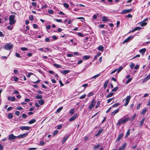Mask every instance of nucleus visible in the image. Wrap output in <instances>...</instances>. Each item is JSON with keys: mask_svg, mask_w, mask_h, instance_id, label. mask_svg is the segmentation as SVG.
<instances>
[{"mask_svg": "<svg viewBox=\"0 0 150 150\" xmlns=\"http://www.w3.org/2000/svg\"><path fill=\"white\" fill-rule=\"evenodd\" d=\"M22 116L23 118H25L27 117V115L25 114H23L22 115Z\"/></svg>", "mask_w": 150, "mask_h": 150, "instance_id": "obj_63", "label": "nucleus"}, {"mask_svg": "<svg viewBox=\"0 0 150 150\" xmlns=\"http://www.w3.org/2000/svg\"><path fill=\"white\" fill-rule=\"evenodd\" d=\"M74 113V109L71 110L70 111L69 114L72 115Z\"/></svg>", "mask_w": 150, "mask_h": 150, "instance_id": "obj_52", "label": "nucleus"}, {"mask_svg": "<svg viewBox=\"0 0 150 150\" xmlns=\"http://www.w3.org/2000/svg\"><path fill=\"white\" fill-rule=\"evenodd\" d=\"M77 116V114H75L71 118H70L69 120L70 121H72L75 120Z\"/></svg>", "mask_w": 150, "mask_h": 150, "instance_id": "obj_12", "label": "nucleus"}, {"mask_svg": "<svg viewBox=\"0 0 150 150\" xmlns=\"http://www.w3.org/2000/svg\"><path fill=\"white\" fill-rule=\"evenodd\" d=\"M53 65L54 67H56L57 68H61L62 67V66L61 65L56 64H54Z\"/></svg>", "mask_w": 150, "mask_h": 150, "instance_id": "obj_30", "label": "nucleus"}, {"mask_svg": "<svg viewBox=\"0 0 150 150\" xmlns=\"http://www.w3.org/2000/svg\"><path fill=\"white\" fill-rule=\"evenodd\" d=\"M78 33V35L80 37H83L84 36V35H83V34L81 33Z\"/></svg>", "mask_w": 150, "mask_h": 150, "instance_id": "obj_53", "label": "nucleus"}, {"mask_svg": "<svg viewBox=\"0 0 150 150\" xmlns=\"http://www.w3.org/2000/svg\"><path fill=\"white\" fill-rule=\"evenodd\" d=\"M13 47V45L11 43H7L3 47V48L6 50H9Z\"/></svg>", "mask_w": 150, "mask_h": 150, "instance_id": "obj_3", "label": "nucleus"}, {"mask_svg": "<svg viewBox=\"0 0 150 150\" xmlns=\"http://www.w3.org/2000/svg\"><path fill=\"white\" fill-rule=\"evenodd\" d=\"M103 130V129H100L99 131H98V133L95 134V136L96 137H98L99 136L100 134L102 132Z\"/></svg>", "mask_w": 150, "mask_h": 150, "instance_id": "obj_16", "label": "nucleus"}, {"mask_svg": "<svg viewBox=\"0 0 150 150\" xmlns=\"http://www.w3.org/2000/svg\"><path fill=\"white\" fill-rule=\"evenodd\" d=\"M69 135H68L67 136L65 137L64 138L62 141V143L63 144H64L65 142L66 141L67 139L69 137Z\"/></svg>", "mask_w": 150, "mask_h": 150, "instance_id": "obj_23", "label": "nucleus"}, {"mask_svg": "<svg viewBox=\"0 0 150 150\" xmlns=\"http://www.w3.org/2000/svg\"><path fill=\"white\" fill-rule=\"evenodd\" d=\"M102 21H103V22H105L106 21H108L107 19V17L105 16H103V19H102Z\"/></svg>", "mask_w": 150, "mask_h": 150, "instance_id": "obj_42", "label": "nucleus"}, {"mask_svg": "<svg viewBox=\"0 0 150 150\" xmlns=\"http://www.w3.org/2000/svg\"><path fill=\"white\" fill-rule=\"evenodd\" d=\"M123 67L122 66L120 67L118 69H117V73H118L123 69Z\"/></svg>", "mask_w": 150, "mask_h": 150, "instance_id": "obj_34", "label": "nucleus"}, {"mask_svg": "<svg viewBox=\"0 0 150 150\" xmlns=\"http://www.w3.org/2000/svg\"><path fill=\"white\" fill-rule=\"evenodd\" d=\"M8 100L9 101H14L15 100L16 98L14 96H9L8 98Z\"/></svg>", "mask_w": 150, "mask_h": 150, "instance_id": "obj_14", "label": "nucleus"}, {"mask_svg": "<svg viewBox=\"0 0 150 150\" xmlns=\"http://www.w3.org/2000/svg\"><path fill=\"white\" fill-rule=\"evenodd\" d=\"M29 19L31 21H33L34 19L33 16L32 15H30L29 16Z\"/></svg>", "mask_w": 150, "mask_h": 150, "instance_id": "obj_44", "label": "nucleus"}, {"mask_svg": "<svg viewBox=\"0 0 150 150\" xmlns=\"http://www.w3.org/2000/svg\"><path fill=\"white\" fill-rule=\"evenodd\" d=\"M147 111V109L146 108L144 109H143L142 110V111L141 112V113L142 115H144L145 113L146 112V111Z\"/></svg>", "mask_w": 150, "mask_h": 150, "instance_id": "obj_28", "label": "nucleus"}, {"mask_svg": "<svg viewBox=\"0 0 150 150\" xmlns=\"http://www.w3.org/2000/svg\"><path fill=\"white\" fill-rule=\"evenodd\" d=\"M13 94H19V92L18 91L16 90H15L13 92Z\"/></svg>", "mask_w": 150, "mask_h": 150, "instance_id": "obj_50", "label": "nucleus"}, {"mask_svg": "<svg viewBox=\"0 0 150 150\" xmlns=\"http://www.w3.org/2000/svg\"><path fill=\"white\" fill-rule=\"evenodd\" d=\"M133 36H130L125 39L123 42V44H124L126 42H127L130 40H132L134 38Z\"/></svg>", "mask_w": 150, "mask_h": 150, "instance_id": "obj_7", "label": "nucleus"}, {"mask_svg": "<svg viewBox=\"0 0 150 150\" xmlns=\"http://www.w3.org/2000/svg\"><path fill=\"white\" fill-rule=\"evenodd\" d=\"M58 132V130H55L54 132L53 135L54 136L56 135L57 134V133Z\"/></svg>", "mask_w": 150, "mask_h": 150, "instance_id": "obj_61", "label": "nucleus"}, {"mask_svg": "<svg viewBox=\"0 0 150 150\" xmlns=\"http://www.w3.org/2000/svg\"><path fill=\"white\" fill-rule=\"evenodd\" d=\"M118 89V87H116L115 88H114L113 89H112V92H114L116 91Z\"/></svg>", "mask_w": 150, "mask_h": 150, "instance_id": "obj_38", "label": "nucleus"}, {"mask_svg": "<svg viewBox=\"0 0 150 150\" xmlns=\"http://www.w3.org/2000/svg\"><path fill=\"white\" fill-rule=\"evenodd\" d=\"M119 105V104L118 103H116V104H114L112 106V107L113 108L115 107H117Z\"/></svg>", "mask_w": 150, "mask_h": 150, "instance_id": "obj_55", "label": "nucleus"}, {"mask_svg": "<svg viewBox=\"0 0 150 150\" xmlns=\"http://www.w3.org/2000/svg\"><path fill=\"white\" fill-rule=\"evenodd\" d=\"M74 55L73 54H67V56L69 57H73Z\"/></svg>", "mask_w": 150, "mask_h": 150, "instance_id": "obj_57", "label": "nucleus"}, {"mask_svg": "<svg viewBox=\"0 0 150 150\" xmlns=\"http://www.w3.org/2000/svg\"><path fill=\"white\" fill-rule=\"evenodd\" d=\"M70 41L72 42V44H73L74 45H77V43L75 42H73V39H71L70 40Z\"/></svg>", "mask_w": 150, "mask_h": 150, "instance_id": "obj_47", "label": "nucleus"}, {"mask_svg": "<svg viewBox=\"0 0 150 150\" xmlns=\"http://www.w3.org/2000/svg\"><path fill=\"white\" fill-rule=\"evenodd\" d=\"M130 119L129 117H127L124 119L123 118L121 119L118 121V122L117 124L116 125H120L121 124L126 123L127 121L129 120Z\"/></svg>", "mask_w": 150, "mask_h": 150, "instance_id": "obj_1", "label": "nucleus"}, {"mask_svg": "<svg viewBox=\"0 0 150 150\" xmlns=\"http://www.w3.org/2000/svg\"><path fill=\"white\" fill-rule=\"evenodd\" d=\"M131 97V96H128L126 97V98L125 100V103L124 105V106H127L129 101L130 100V99Z\"/></svg>", "mask_w": 150, "mask_h": 150, "instance_id": "obj_5", "label": "nucleus"}, {"mask_svg": "<svg viewBox=\"0 0 150 150\" xmlns=\"http://www.w3.org/2000/svg\"><path fill=\"white\" fill-rule=\"evenodd\" d=\"M101 146V145L100 144H99L97 145H95L93 147V149L94 150H97L98 148Z\"/></svg>", "mask_w": 150, "mask_h": 150, "instance_id": "obj_22", "label": "nucleus"}, {"mask_svg": "<svg viewBox=\"0 0 150 150\" xmlns=\"http://www.w3.org/2000/svg\"><path fill=\"white\" fill-rule=\"evenodd\" d=\"M70 70H61L60 72L62 74H66L69 73L70 71Z\"/></svg>", "mask_w": 150, "mask_h": 150, "instance_id": "obj_13", "label": "nucleus"}, {"mask_svg": "<svg viewBox=\"0 0 150 150\" xmlns=\"http://www.w3.org/2000/svg\"><path fill=\"white\" fill-rule=\"evenodd\" d=\"M13 79L14 81H18V78L17 77L15 76L14 77Z\"/></svg>", "mask_w": 150, "mask_h": 150, "instance_id": "obj_58", "label": "nucleus"}, {"mask_svg": "<svg viewBox=\"0 0 150 150\" xmlns=\"http://www.w3.org/2000/svg\"><path fill=\"white\" fill-rule=\"evenodd\" d=\"M28 135V134L27 133L23 134H20L19 135L17 136V137L18 138H22L25 137H26Z\"/></svg>", "mask_w": 150, "mask_h": 150, "instance_id": "obj_10", "label": "nucleus"}, {"mask_svg": "<svg viewBox=\"0 0 150 150\" xmlns=\"http://www.w3.org/2000/svg\"><path fill=\"white\" fill-rule=\"evenodd\" d=\"M132 79V78H129L128 80L126 81V84H127L129 82H130L131 81Z\"/></svg>", "mask_w": 150, "mask_h": 150, "instance_id": "obj_60", "label": "nucleus"}, {"mask_svg": "<svg viewBox=\"0 0 150 150\" xmlns=\"http://www.w3.org/2000/svg\"><path fill=\"white\" fill-rule=\"evenodd\" d=\"M20 129L22 130H29L30 129V127L28 126H21L20 127Z\"/></svg>", "mask_w": 150, "mask_h": 150, "instance_id": "obj_8", "label": "nucleus"}, {"mask_svg": "<svg viewBox=\"0 0 150 150\" xmlns=\"http://www.w3.org/2000/svg\"><path fill=\"white\" fill-rule=\"evenodd\" d=\"M48 13L50 14H52L53 13V11L52 10L50 9L48 10Z\"/></svg>", "mask_w": 150, "mask_h": 150, "instance_id": "obj_64", "label": "nucleus"}, {"mask_svg": "<svg viewBox=\"0 0 150 150\" xmlns=\"http://www.w3.org/2000/svg\"><path fill=\"white\" fill-rule=\"evenodd\" d=\"M38 102L39 104L41 105H43L44 103V101L42 99L39 100Z\"/></svg>", "mask_w": 150, "mask_h": 150, "instance_id": "obj_17", "label": "nucleus"}, {"mask_svg": "<svg viewBox=\"0 0 150 150\" xmlns=\"http://www.w3.org/2000/svg\"><path fill=\"white\" fill-rule=\"evenodd\" d=\"M108 83L109 80H107L106 81V82L104 83L103 86V88L104 89H105L106 88Z\"/></svg>", "mask_w": 150, "mask_h": 150, "instance_id": "obj_19", "label": "nucleus"}, {"mask_svg": "<svg viewBox=\"0 0 150 150\" xmlns=\"http://www.w3.org/2000/svg\"><path fill=\"white\" fill-rule=\"evenodd\" d=\"M134 29L135 30V31L138 30H140L142 28L141 27H137L135 28H134Z\"/></svg>", "mask_w": 150, "mask_h": 150, "instance_id": "obj_37", "label": "nucleus"}, {"mask_svg": "<svg viewBox=\"0 0 150 150\" xmlns=\"http://www.w3.org/2000/svg\"><path fill=\"white\" fill-rule=\"evenodd\" d=\"M99 76H100V74H97V75L94 76L91 78V79H96V78H97L98 77H99Z\"/></svg>", "mask_w": 150, "mask_h": 150, "instance_id": "obj_39", "label": "nucleus"}, {"mask_svg": "<svg viewBox=\"0 0 150 150\" xmlns=\"http://www.w3.org/2000/svg\"><path fill=\"white\" fill-rule=\"evenodd\" d=\"M90 58V56L88 55H85L83 57V59L84 60H86L89 59Z\"/></svg>", "mask_w": 150, "mask_h": 150, "instance_id": "obj_25", "label": "nucleus"}, {"mask_svg": "<svg viewBox=\"0 0 150 150\" xmlns=\"http://www.w3.org/2000/svg\"><path fill=\"white\" fill-rule=\"evenodd\" d=\"M18 138L17 136H14L13 134H11L9 135L8 137V139L10 141L15 139L16 138Z\"/></svg>", "mask_w": 150, "mask_h": 150, "instance_id": "obj_6", "label": "nucleus"}, {"mask_svg": "<svg viewBox=\"0 0 150 150\" xmlns=\"http://www.w3.org/2000/svg\"><path fill=\"white\" fill-rule=\"evenodd\" d=\"M96 102L95 101V99H93L91 103V105L89 107L88 109L90 110H91L92 108L94 107L96 104Z\"/></svg>", "mask_w": 150, "mask_h": 150, "instance_id": "obj_4", "label": "nucleus"}, {"mask_svg": "<svg viewBox=\"0 0 150 150\" xmlns=\"http://www.w3.org/2000/svg\"><path fill=\"white\" fill-rule=\"evenodd\" d=\"M132 10V9H125L122 10L121 13L122 14H125L130 12Z\"/></svg>", "mask_w": 150, "mask_h": 150, "instance_id": "obj_9", "label": "nucleus"}, {"mask_svg": "<svg viewBox=\"0 0 150 150\" xmlns=\"http://www.w3.org/2000/svg\"><path fill=\"white\" fill-rule=\"evenodd\" d=\"M119 109L118 108L112 113V115H115L119 111Z\"/></svg>", "mask_w": 150, "mask_h": 150, "instance_id": "obj_21", "label": "nucleus"}, {"mask_svg": "<svg viewBox=\"0 0 150 150\" xmlns=\"http://www.w3.org/2000/svg\"><path fill=\"white\" fill-rule=\"evenodd\" d=\"M15 55L16 57H21L20 56V54L18 53H17V52L16 53Z\"/></svg>", "mask_w": 150, "mask_h": 150, "instance_id": "obj_62", "label": "nucleus"}, {"mask_svg": "<svg viewBox=\"0 0 150 150\" xmlns=\"http://www.w3.org/2000/svg\"><path fill=\"white\" fill-rule=\"evenodd\" d=\"M63 108V107H61L59 108L57 110L56 112L57 113L60 112V111Z\"/></svg>", "mask_w": 150, "mask_h": 150, "instance_id": "obj_31", "label": "nucleus"}, {"mask_svg": "<svg viewBox=\"0 0 150 150\" xmlns=\"http://www.w3.org/2000/svg\"><path fill=\"white\" fill-rule=\"evenodd\" d=\"M63 5H64V7L67 8L69 7V4L67 3H64L63 4Z\"/></svg>", "mask_w": 150, "mask_h": 150, "instance_id": "obj_35", "label": "nucleus"}, {"mask_svg": "<svg viewBox=\"0 0 150 150\" xmlns=\"http://www.w3.org/2000/svg\"><path fill=\"white\" fill-rule=\"evenodd\" d=\"M146 51V49L145 48H143L139 50L140 52L144 54Z\"/></svg>", "mask_w": 150, "mask_h": 150, "instance_id": "obj_32", "label": "nucleus"}, {"mask_svg": "<svg viewBox=\"0 0 150 150\" xmlns=\"http://www.w3.org/2000/svg\"><path fill=\"white\" fill-rule=\"evenodd\" d=\"M16 109L17 110H21L23 109V108L21 106H18L16 107Z\"/></svg>", "mask_w": 150, "mask_h": 150, "instance_id": "obj_51", "label": "nucleus"}, {"mask_svg": "<svg viewBox=\"0 0 150 150\" xmlns=\"http://www.w3.org/2000/svg\"><path fill=\"white\" fill-rule=\"evenodd\" d=\"M100 104V101H97V104L96 106V108H98V107L99 106V105Z\"/></svg>", "mask_w": 150, "mask_h": 150, "instance_id": "obj_43", "label": "nucleus"}, {"mask_svg": "<svg viewBox=\"0 0 150 150\" xmlns=\"http://www.w3.org/2000/svg\"><path fill=\"white\" fill-rule=\"evenodd\" d=\"M20 114V112L19 111H17L15 112V114L17 115H19Z\"/></svg>", "mask_w": 150, "mask_h": 150, "instance_id": "obj_59", "label": "nucleus"}, {"mask_svg": "<svg viewBox=\"0 0 150 150\" xmlns=\"http://www.w3.org/2000/svg\"><path fill=\"white\" fill-rule=\"evenodd\" d=\"M21 49V50L23 51H26L28 50V49L26 47H22Z\"/></svg>", "mask_w": 150, "mask_h": 150, "instance_id": "obj_56", "label": "nucleus"}, {"mask_svg": "<svg viewBox=\"0 0 150 150\" xmlns=\"http://www.w3.org/2000/svg\"><path fill=\"white\" fill-rule=\"evenodd\" d=\"M134 64L133 63H132L131 64L129 65V67L132 69L134 67Z\"/></svg>", "mask_w": 150, "mask_h": 150, "instance_id": "obj_46", "label": "nucleus"}, {"mask_svg": "<svg viewBox=\"0 0 150 150\" xmlns=\"http://www.w3.org/2000/svg\"><path fill=\"white\" fill-rule=\"evenodd\" d=\"M8 119H11L13 117V115L12 113H10L8 115Z\"/></svg>", "mask_w": 150, "mask_h": 150, "instance_id": "obj_33", "label": "nucleus"}, {"mask_svg": "<svg viewBox=\"0 0 150 150\" xmlns=\"http://www.w3.org/2000/svg\"><path fill=\"white\" fill-rule=\"evenodd\" d=\"M35 98L38 99H42V95L38 94L35 96Z\"/></svg>", "mask_w": 150, "mask_h": 150, "instance_id": "obj_29", "label": "nucleus"}, {"mask_svg": "<svg viewBox=\"0 0 150 150\" xmlns=\"http://www.w3.org/2000/svg\"><path fill=\"white\" fill-rule=\"evenodd\" d=\"M150 78V74L148 75L146 78L144 79V81H146L148 80Z\"/></svg>", "mask_w": 150, "mask_h": 150, "instance_id": "obj_24", "label": "nucleus"}, {"mask_svg": "<svg viewBox=\"0 0 150 150\" xmlns=\"http://www.w3.org/2000/svg\"><path fill=\"white\" fill-rule=\"evenodd\" d=\"M36 122V120L35 119H33L28 122V123L29 124H31L33 123H35Z\"/></svg>", "mask_w": 150, "mask_h": 150, "instance_id": "obj_20", "label": "nucleus"}, {"mask_svg": "<svg viewBox=\"0 0 150 150\" xmlns=\"http://www.w3.org/2000/svg\"><path fill=\"white\" fill-rule=\"evenodd\" d=\"M86 94H84L83 95L80 96L79 97V98L80 99H83L86 97Z\"/></svg>", "mask_w": 150, "mask_h": 150, "instance_id": "obj_48", "label": "nucleus"}, {"mask_svg": "<svg viewBox=\"0 0 150 150\" xmlns=\"http://www.w3.org/2000/svg\"><path fill=\"white\" fill-rule=\"evenodd\" d=\"M113 98H110V99H108L107 100V103H109L110 102H111L112 101V100L113 99Z\"/></svg>", "mask_w": 150, "mask_h": 150, "instance_id": "obj_49", "label": "nucleus"}, {"mask_svg": "<svg viewBox=\"0 0 150 150\" xmlns=\"http://www.w3.org/2000/svg\"><path fill=\"white\" fill-rule=\"evenodd\" d=\"M103 47L102 46H99L98 47V49L99 50L102 51L103 50Z\"/></svg>", "mask_w": 150, "mask_h": 150, "instance_id": "obj_27", "label": "nucleus"}, {"mask_svg": "<svg viewBox=\"0 0 150 150\" xmlns=\"http://www.w3.org/2000/svg\"><path fill=\"white\" fill-rule=\"evenodd\" d=\"M94 94V93L93 92H91L89 93L88 95L87 96L88 97H90L92 96Z\"/></svg>", "mask_w": 150, "mask_h": 150, "instance_id": "obj_36", "label": "nucleus"}, {"mask_svg": "<svg viewBox=\"0 0 150 150\" xmlns=\"http://www.w3.org/2000/svg\"><path fill=\"white\" fill-rule=\"evenodd\" d=\"M136 114H135L134 115L132 116L131 118V121H132L136 117Z\"/></svg>", "mask_w": 150, "mask_h": 150, "instance_id": "obj_40", "label": "nucleus"}, {"mask_svg": "<svg viewBox=\"0 0 150 150\" xmlns=\"http://www.w3.org/2000/svg\"><path fill=\"white\" fill-rule=\"evenodd\" d=\"M126 145L127 144L126 143H124L121 147L124 150V148L126 146Z\"/></svg>", "mask_w": 150, "mask_h": 150, "instance_id": "obj_41", "label": "nucleus"}, {"mask_svg": "<svg viewBox=\"0 0 150 150\" xmlns=\"http://www.w3.org/2000/svg\"><path fill=\"white\" fill-rule=\"evenodd\" d=\"M113 94H114L113 93L111 92L110 93H109V94L107 95L106 96V97L107 98H109L111 96H112L113 95Z\"/></svg>", "mask_w": 150, "mask_h": 150, "instance_id": "obj_26", "label": "nucleus"}, {"mask_svg": "<svg viewBox=\"0 0 150 150\" xmlns=\"http://www.w3.org/2000/svg\"><path fill=\"white\" fill-rule=\"evenodd\" d=\"M145 119H146V118L145 117L143 118L142 119V120H141V121L140 123L139 124V125L140 127L142 126V125L143 124V123H144V121L145 120Z\"/></svg>", "mask_w": 150, "mask_h": 150, "instance_id": "obj_18", "label": "nucleus"}, {"mask_svg": "<svg viewBox=\"0 0 150 150\" xmlns=\"http://www.w3.org/2000/svg\"><path fill=\"white\" fill-rule=\"evenodd\" d=\"M139 24L142 27L145 26L147 24V23L144 21H142L140 22Z\"/></svg>", "mask_w": 150, "mask_h": 150, "instance_id": "obj_15", "label": "nucleus"}, {"mask_svg": "<svg viewBox=\"0 0 150 150\" xmlns=\"http://www.w3.org/2000/svg\"><path fill=\"white\" fill-rule=\"evenodd\" d=\"M123 135V133L120 134H119V135L117 139L116 140V142H119L121 139L122 138Z\"/></svg>", "mask_w": 150, "mask_h": 150, "instance_id": "obj_11", "label": "nucleus"}, {"mask_svg": "<svg viewBox=\"0 0 150 150\" xmlns=\"http://www.w3.org/2000/svg\"><path fill=\"white\" fill-rule=\"evenodd\" d=\"M15 16L14 15H12L10 16L9 17V24L10 25H13L16 22V20H14Z\"/></svg>", "mask_w": 150, "mask_h": 150, "instance_id": "obj_2", "label": "nucleus"}, {"mask_svg": "<svg viewBox=\"0 0 150 150\" xmlns=\"http://www.w3.org/2000/svg\"><path fill=\"white\" fill-rule=\"evenodd\" d=\"M130 129H129L127 132L126 134V137H127L129 134L130 133Z\"/></svg>", "mask_w": 150, "mask_h": 150, "instance_id": "obj_45", "label": "nucleus"}, {"mask_svg": "<svg viewBox=\"0 0 150 150\" xmlns=\"http://www.w3.org/2000/svg\"><path fill=\"white\" fill-rule=\"evenodd\" d=\"M7 28L10 30H12L13 28V26H12L9 25L7 27Z\"/></svg>", "mask_w": 150, "mask_h": 150, "instance_id": "obj_54", "label": "nucleus"}]
</instances>
